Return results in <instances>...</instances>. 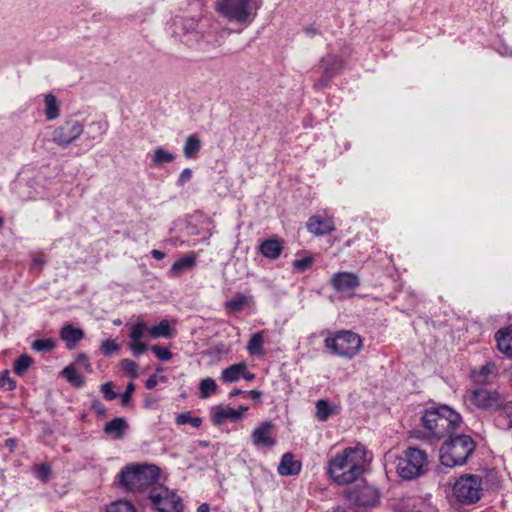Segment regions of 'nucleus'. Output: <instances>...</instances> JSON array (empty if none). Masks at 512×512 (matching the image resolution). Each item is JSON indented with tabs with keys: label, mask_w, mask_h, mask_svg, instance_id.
<instances>
[{
	"label": "nucleus",
	"mask_w": 512,
	"mask_h": 512,
	"mask_svg": "<svg viewBox=\"0 0 512 512\" xmlns=\"http://www.w3.org/2000/svg\"><path fill=\"white\" fill-rule=\"evenodd\" d=\"M366 463L364 446L346 447L329 457L326 473L335 484L346 486L357 481L364 474Z\"/></svg>",
	"instance_id": "1"
},
{
	"label": "nucleus",
	"mask_w": 512,
	"mask_h": 512,
	"mask_svg": "<svg viewBox=\"0 0 512 512\" xmlns=\"http://www.w3.org/2000/svg\"><path fill=\"white\" fill-rule=\"evenodd\" d=\"M460 423V414L445 405L428 408L422 415V424L426 434L434 440L452 435Z\"/></svg>",
	"instance_id": "2"
},
{
	"label": "nucleus",
	"mask_w": 512,
	"mask_h": 512,
	"mask_svg": "<svg viewBox=\"0 0 512 512\" xmlns=\"http://www.w3.org/2000/svg\"><path fill=\"white\" fill-rule=\"evenodd\" d=\"M261 6V0H217L214 9L228 23L246 28L254 22Z\"/></svg>",
	"instance_id": "3"
},
{
	"label": "nucleus",
	"mask_w": 512,
	"mask_h": 512,
	"mask_svg": "<svg viewBox=\"0 0 512 512\" xmlns=\"http://www.w3.org/2000/svg\"><path fill=\"white\" fill-rule=\"evenodd\" d=\"M474 449L475 443L470 436L449 435V439L440 448V461L450 468L463 465Z\"/></svg>",
	"instance_id": "4"
},
{
	"label": "nucleus",
	"mask_w": 512,
	"mask_h": 512,
	"mask_svg": "<svg viewBox=\"0 0 512 512\" xmlns=\"http://www.w3.org/2000/svg\"><path fill=\"white\" fill-rule=\"evenodd\" d=\"M159 478V469L155 465H135L124 468L119 474V483L130 491H142Z\"/></svg>",
	"instance_id": "5"
},
{
	"label": "nucleus",
	"mask_w": 512,
	"mask_h": 512,
	"mask_svg": "<svg viewBox=\"0 0 512 512\" xmlns=\"http://www.w3.org/2000/svg\"><path fill=\"white\" fill-rule=\"evenodd\" d=\"M428 464V456L425 450L408 447L396 459V472L404 480H413L425 471Z\"/></svg>",
	"instance_id": "6"
},
{
	"label": "nucleus",
	"mask_w": 512,
	"mask_h": 512,
	"mask_svg": "<svg viewBox=\"0 0 512 512\" xmlns=\"http://www.w3.org/2000/svg\"><path fill=\"white\" fill-rule=\"evenodd\" d=\"M453 496L465 505L477 503L483 495L482 477L475 474L460 476L452 487Z\"/></svg>",
	"instance_id": "7"
},
{
	"label": "nucleus",
	"mask_w": 512,
	"mask_h": 512,
	"mask_svg": "<svg viewBox=\"0 0 512 512\" xmlns=\"http://www.w3.org/2000/svg\"><path fill=\"white\" fill-rule=\"evenodd\" d=\"M324 344L333 354L350 359L360 351L362 340L356 333L341 331L334 336L327 337Z\"/></svg>",
	"instance_id": "8"
},
{
	"label": "nucleus",
	"mask_w": 512,
	"mask_h": 512,
	"mask_svg": "<svg viewBox=\"0 0 512 512\" xmlns=\"http://www.w3.org/2000/svg\"><path fill=\"white\" fill-rule=\"evenodd\" d=\"M149 498L157 512H181L183 509L181 497L164 486L154 487Z\"/></svg>",
	"instance_id": "9"
},
{
	"label": "nucleus",
	"mask_w": 512,
	"mask_h": 512,
	"mask_svg": "<svg viewBox=\"0 0 512 512\" xmlns=\"http://www.w3.org/2000/svg\"><path fill=\"white\" fill-rule=\"evenodd\" d=\"M344 497L353 507H373L379 500V493L373 486L363 483L345 491Z\"/></svg>",
	"instance_id": "10"
},
{
	"label": "nucleus",
	"mask_w": 512,
	"mask_h": 512,
	"mask_svg": "<svg viewBox=\"0 0 512 512\" xmlns=\"http://www.w3.org/2000/svg\"><path fill=\"white\" fill-rule=\"evenodd\" d=\"M83 133V126L75 120L66 121L52 133V141L61 147H68Z\"/></svg>",
	"instance_id": "11"
},
{
	"label": "nucleus",
	"mask_w": 512,
	"mask_h": 512,
	"mask_svg": "<svg viewBox=\"0 0 512 512\" xmlns=\"http://www.w3.org/2000/svg\"><path fill=\"white\" fill-rule=\"evenodd\" d=\"M467 402L477 409L486 410L499 407L501 399L496 391L486 388H477L469 393Z\"/></svg>",
	"instance_id": "12"
},
{
	"label": "nucleus",
	"mask_w": 512,
	"mask_h": 512,
	"mask_svg": "<svg viewBox=\"0 0 512 512\" xmlns=\"http://www.w3.org/2000/svg\"><path fill=\"white\" fill-rule=\"evenodd\" d=\"M275 425L271 421L260 423L252 432L251 439L257 448L273 447L276 444Z\"/></svg>",
	"instance_id": "13"
},
{
	"label": "nucleus",
	"mask_w": 512,
	"mask_h": 512,
	"mask_svg": "<svg viewBox=\"0 0 512 512\" xmlns=\"http://www.w3.org/2000/svg\"><path fill=\"white\" fill-rule=\"evenodd\" d=\"M331 285L336 291L351 295L360 285V281L358 276L353 273L339 272L332 276Z\"/></svg>",
	"instance_id": "14"
},
{
	"label": "nucleus",
	"mask_w": 512,
	"mask_h": 512,
	"mask_svg": "<svg viewBox=\"0 0 512 512\" xmlns=\"http://www.w3.org/2000/svg\"><path fill=\"white\" fill-rule=\"evenodd\" d=\"M175 30L174 33L178 36L185 37L182 39L187 45H191L192 40H198V20L194 17L177 19L174 22Z\"/></svg>",
	"instance_id": "15"
},
{
	"label": "nucleus",
	"mask_w": 512,
	"mask_h": 512,
	"mask_svg": "<svg viewBox=\"0 0 512 512\" xmlns=\"http://www.w3.org/2000/svg\"><path fill=\"white\" fill-rule=\"evenodd\" d=\"M146 332H149L144 322H138L131 326L129 348L134 356H138L146 351V343L142 341Z\"/></svg>",
	"instance_id": "16"
},
{
	"label": "nucleus",
	"mask_w": 512,
	"mask_h": 512,
	"mask_svg": "<svg viewBox=\"0 0 512 512\" xmlns=\"http://www.w3.org/2000/svg\"><path fill=\"white\" fill-rule=\"evenodd\" d=\"M307 229L312 234L321 236L334 231L335 225L331 217L323 218L319 215H316L309 218L307 222Z\"/></svg>",
	"instance_id": "17"
},
{
	"label": "nucleus",
	"mask_w": 512,
	"mask_h": 512,
	"mask_svg": "<svg viewBox=\"0 0 512 512\" xmlns=\"http://www.w3.org/2000/svg\"><path fill=\"white\" fill-rule=\"evenodd\" d=\"M197 263V255L194 252H190L184 257L178 259L172 265L169 275L170 277L176 278L181 276L183 273L191 271Z\"/></svg>",
	"instance_id": "18"
},
{
	"label": "nucleus",
	"mask_w": 512,
	"mask_h": 512,
	"mask_svg": "<svg viewBox=\"0 0 512 512\" xmlns=\"http://www.w3.org/2000/svg\"><path fill=\"white\" fill-rule=\"evenodd\" d=\"M281 476L297 475L301 471V462L294 459L291 453H285L277 468Z\"/></svg>",
	"instance_id": "19"
},
{
	"label": "nucleus",
	"mask_w": 512,
	"mask_h": 512,
	"mask_svg": "<svg viewBox=\"0 0 512 512\" xmlns=\"http://www.w3.org/2000/svg\"><path fill=\"white\" fill-rule=\"evenodd\" d=\"M228 419L234 422L239 421V414L236 412V409L223 405L213 408L212 421L214 424L221 425Z\"/></svg>",
	"instance_id": "20"
},
{
	"label": "nucleus",
	"mask_w": 512,
	"mask_h": 512,
	"mask_svg": "<svg viewBox=\"0 0 512 512\" xmlns=\"http://www.w3.org/2000/svg\"><path fill=\"white\" fill-rule=\"evenodd\" d=\"M60 337L66 343V347L71 350L76 343L84 337L83 330L75 328L72 325H65L60 331Z\"/></svg>",
	"instance_id": "21"
},
{
	"label": "nucleus",
	"mask_w": 512,
	"mask_h": 512,
	"mask_svg": "<svg viewBox=\"0 0 512 512\" xmlns=\"http://www.w3.org/2000/svg\"><path fill=\"white\" fill-rule=\"evenodd\" d=\"M128 425L124 418L117 417L108 422L104 427V432L111 435L114 439H121Z\"/></svg>",
	"instance_id": "22"
},
{
	"label": "nucleus",
	"mask_w": 512,
	"mask_h": 512,
	"mask_svg": "<svg viewBox=\"0 0 512 512\" xmlns=\"http://www.w3.org/2000/svg\"><path fill=\"white\" fill-rule=\"evenodd\" d=\"M283 250L282 243L276 239L265 240L260 245V252L269 259H277Z\"/></svg>",
	"instance_id": "23"
},
{
	"label": "nucleus",
	"mask_w": 512,
	"mask_h": 512,
	"mask_svg": "<svg viewBox=\"0 0 512 512\" xmlns=\"http://www.w3.org/2000/svg\"><path fill=\"white\" fill-rule=\"evenodd\" d=\"M246 363L241 362L224 369L221 373V379L227 383H233L239 380L241 373L245 372Z\"/></svg>",
	"instance_id": "24"
},
{
	"label": "nucleus",
	"mask_w": 512,
	"mask_h": 512,
	"mask_svg": "<svg viewBox=\"0 0 512 512\" xmlns=\"http://www.w3.org/2000/svg\"><path fill=\"white\" fill-rule=\"evenodd\" d=\"M498 349L512 357V330L499 331L496 334Z\"/></svg>",
	"instance_id": "25"
},
{
	"label": "nucleus",
	"mask_w": 512,
	"mask_h": 512,
	"mask_svg": "<svg viewBox=\"0 0 512 512\" xmlns=\"http://www.w3.org/2000/svg\"><path fill=\"white\" fill-rule=\"evenodd\" d=\"M44 114L47 120H54L60 115V107L56 97L53 94H47L44 97Z\"/></svg>",
	"instance_id": "26"
},
{
	"label": "nucleus",
	"mask_w": 512,
	"mask_h": 512,
	"mask_svg": "<svg viewBox=\"0 0 512 512\" xmlns=\"http://www.w3.org/2000/svg\"><path fill=\"white\" fill-rule=\"evenodd\" d=\"M201 148V142L197 135L192 134L187 137L184 147L183 153L187 159L194 158L196 154L199 152Z\"/></svg>",
	"instance_id": "27"
},
{
	"label": "nucleus",
	"mask_w": 512,
	"mask_h": 512,
	"mask_svg": "<svg viewBox=\"0 0 512 512\" xmlns=\"http://www.w3.org/2000/svg\"><path fill=\"white\" fill-rule=\"evenodd\" d=\"M263 344V332L255 333L251 336V339L247 344V351L249 352L250 355L262 356L264 355Z\"/></svg>",
	"instance_id": "28"
},
{
	"label": "nucleus",
	"mask_w": 512,
	"mask_h": 512,
	"mask_svg": "<svg viewBox=\"0 0 512 512\" xmlns=\"http://www.w3.org/2000/svg\"><path fill=\"white\" fill-rule=\"evenodd\" d=\"M316 417L319 421H327L335 413V407L331 406L327 400L321 399L316 402Z\"/></svg>",
	"instance_id": "29"
},
{
	"label": "nucleus",
	"mask_w": 512,
	"mask_h": 512,
	"mask_svg": "<svg viewBox=\"0 0 512 512\" xmlns=\"http://www.w3.org/2000/svg\"><path fill=\"white\" fill-rule=\"evenodd\" d=\"M217 383L214 379L207 377L199 383V396L201 399H207L217 391Z\"/></svg>",
	"instance_id": "30"
},
{
	"label": "nucleus",
	"mask_w": 512,
	"mask_h": 512,
	"mask_svg": "<svg viewBox=\"0 0 512 512\" xmlns=\"http://www.w3.org/2000/svg\"><path fill=\"white\" fill-rule=\"evenodd\" d=\"M149 333L152 338H170L171 337V327L168 320H161L160 323L156 326H153L149 329Z\"/></svg>",
	"instance_id": "31"
},
{
	"label": "nucleus",
	"mask_w": 512,
	"mask_h": 512,
	"mask_svg": "<svg viewBox=\"0 0 512 512\" xmlns=\"http://www.w3.org/2000/svg\"><path fill=\"white\" fill-rule=\"evenodd\" d=\"M62 374L66 378V380L75 387H81L84 383L83 376L77 373L73 365L65 367L62 371Z\"/></svg>",
	"instance_id": "32"
},
{
	"label": "nucleus",
	"mask_w": 512,
	"mask_h": 512,
	"mask_svg": "<svg viewBox=\"0 0 512 512\" xmlns=\"http://www.w3.org/2000/svg\"><path fill=\"white\" fill-rule=\"evenodd\" d=\"M174 159L175 155L162 147H158L154 151L153 163L157 166L163 165L164 163H170L174 161Z\"/></svg>",
	"instance_id": "33"
},
{
	"label": "nucleus",
	"mask_w": 512,
	"mask_h": 512,
	"mask_svg": "<svg viewBox=\"0 0 512 512\" xmlns=\"http://www.w3.org/2000/svg\"><path fill=\"white\" fill-rule=\"evenodd\" d=\"M495 372V365L493 363H487L483 365L478 371L473 373V377L478 383H485L489 376Z\"/></svg>",
	"instance_id": "34"
},
{
	"label": "nucleus",
	"mask_w": 512,
	"mask_h": 512,
	"mask_svg": "<svg viewBox=\"0 0 512 512\" xmlns=\"http://www.w3.org/2000/svg\"><path fill=\"white\" fill-rule=\"evenodd\" d=\"M105 512H136L131 502L118 500L107 506Z\"/></svg>",
	"instance_id": "35"
},
{
	"label": "nucleus",
	"mask_w": 512,
	"mask_h": 512,
	"mask_svg": "<svg viewBox=\"0 0 512 512\" xmlns=\"http://www.w3.org/2000/svg\"><path fill=\"white\" fill-rule=\"evenodd\" d=\"M246 303V296L243 294H237L235 297L225 303V307L229 311L238 312L244 308Z\"/></svg>",
	"instance_id": "36"
},
{
	"label": "nucleus",
	"mask_w": 512,
	"mask_h": 512,
	"mask_svg": "<svg viewBox=\"0 0 512 512\" xmlns=\"http://www.w3.org/2000/svg\"><path fill=\"white\" fill-rule=\"evenodd\" d=\"M32 364V358L27 354L21 355L14 363V372L23 375Z\"/></svg>",
	"instance_id": "37"
},
{
	"label": "nucleus",
	"mask_w": 512,
	"mask_h": 512,
	"mask_svg": "<svg viewBox=\"0 0 512 512\" xmlns=\"http://www.w3.org/2000/svg\"><path fill=\"white\" fill-rule=\"evenodd\" d=\"M56 346V343L53 339H38L35 340L32 344V348L38 352H49L53 350Z\"/></svg>",
	"instance_id": "38"
},
{
	"label": "nucleus",
	"mask_w": 512,
	"mask_h": 512,
	"mask_svg": "<svg viewBox=\"0 0 512 512\" xmlns=\"http://www.w3.org/2000/svg\"><path fill=\"white\" fill-rule=\"evenodd\" d=\"M176 422L179 425L190 424L195 428H198L202 424V420L199 417H192L190 413H182L177 416Z\"/></svg>",
	"instance_id": "39"
},
{
	"label": "nucleus",
	"mask_w": 512,
	"mask_h": 512,
	"mask_svg": "<svg viewBox=\"0 0 512 512\" xmlns=\"http://www.w3.org/2000/svg\"><path fill=\"white\" fill-rule=\"evenodd\" d=\"M120 364L122 369L128 373L131 378L135 379L137 377L138 365L134 361L130 359H123Z\"/></svg>",
	"instance_id": "40"
},
{
	"label": "nucleus",
	"mask_w": 512,
	"mask_h": 512,
	"mask_svg": "<svg viewBox=\"0 0 512 512\" xmlns=\"http://www.w3.org/2000/svg\"><path fill=\"white\" fill-rule=\"evenodd\" d=\"M119 348H120V345L115 340H112V339H107V340L103 341L101 344V347H100L102 353L107 356L118 351Z\"/></svg>",
	"instance_id": "41"
},
{
	"label": "nucleus",
	"mask_w": 512,
	"mask_h": 512,
	"mask_svg": "<svg viewBox=\"0 0 512 512\" xmlns=\"http://www.w3.org/2000/svg\"><path fill=\"white\" fill-rule=\"evenodd\" d=\"M15 387L16 383L13 379L10 378L8 371L0 373V388L11 391L15 389Z\"/></svg>",
	"instance_id": "42"
},
{
	"label": "nucleus",
	"mask_w": 512,
	"mask_h": 512,
	"mask_svg": "<svg viewBox=\"0 0 512 512\" xmlns=\"http://www.w3.org/2000/svg\"><path fill=\"white\" fill-rule=\"evenodd\" d=\"M151 350L161 361H169L172 358V353L167 348L154 345L151 347Z\"/></svg>",
	"instance_id": "43"
},
{
	"label": "nucleus",
	"mask_w": 512,
	"mask_h": 512,
	"mask_svg": "<svg viewBox=\"0 0 512 512\" xmlns=\"http://www.w3.org/2000/svg\"><path fill=\"white\" fill-rule=\"evenodd\" d=\"M313 263L312 257H304L301 259H297L293 262L294 268L299 272H304L307 270Z\"/></svg>",
	"instance_id": "44"
},
{
	"label": "nucleus",
	"mask_w": 512,
	"mask_h": 512,
	"mask_svg": "<svg viewBox=\"0 0 512 512\" xmlns=\"http://www.w3.org/2000/svg\"><path fill=\"white\" fill-rule=\"evenodd\" d=\"M101 391L107 400H114L117 396L113 390V384L111 382L103 384L101 387Z\"/></svg>",
	"instance_id": "45"
},
{
	"label": "nucleus",
	"mask_w": 512,
	"mask_h": 512,
	"mask_svg": "<svg viewBox=\"0 0 512 512\" xmlns=\"http://www.w3.org/2000/svg\"><path fill=\"white\" fill-rule=\"evenodd\" d=\"M508 416L507 408H505V410L501 412L496 419L497 425L501 428H512V420L506 425Z\"/></svg>",
	"instance_id": "46"
},
{
	"label": "nucleus",
	"mask_w": 512,
	"mask_h": 512,
	"mask_svg": "<svg viewBox=\"0 0 512 512\" xmlns=\"http://www.w3.org/2000/svg\"><path fill=\"white\" fill-rule=\"evenodd\" d=\"M50 475V468L46 465H41L36 469V477L42 481H47Z\"/></svg>",
	"instance_id": "47"
},
{
	"label": "nucleus",
	"mask_w": 512,
	"mask_h": 512,
	"mask_svg": "<svg viewBox=\"0 0 512 512\" xmlns=\"http://www.w3.org/2000/svg\"><path fill=\"white\" fill-rule=\"evenodd\" d=\"M192 178V171L189 168H185L179 175V178L177 180L178 186H183L185 183L190 181Z\"/></svg>",
	"instance_id": "48"
},
{
	"label": "nucleus",
	"mask_w": 512,
	"mask_h": 512,
	"mask_svg": "<svg viewBox=\"0 0 512 512\" xmlns=\"http://www.w3.org/2000/svg\"><path fill=\"white\" fill-rule=\"evenodd\" d=\"M135 390V385L133 382H130L127 385L126 391L121 395L122 403L125 405L130 401L131 395Z\"/></svg>",
	"instance_id": "49"
},
{
	"label": "nucleus",
	"mask_w": 512,
	"mask_h": 512,
	"mask_svg": "<svg viewBox=\"0 0 512 512\" xmlns=\"http://www.w3.org/2000/svg\"><path fill=\"white\" fill-rule=\"evenodd\" d=\"M77 362L79 364H82L85 367V369H87L89 372L92 371L91 364L89 363L86 355H84V354L79 355L77 357Z\"/></svg>",
	"instance_id": "50"
},
{
	"label": "nucleus",
	"mask_w": 512,
	"mask_h": 512,
	"mask_svg": "<svg viewBox=\"0 0 512 512\" xmlns=\"http://www.w3.org/2000/svg\"><path fill=\"white\" fill-rule=\"evenodd\" d=\"M158 384V378L156 375H151L146 381L147 389H153Z\"/></svg>",
	"instance_id": "51"
},
{
	"label": "nucleus",
	"mask_w": 512,
	"mask_h": 512,
	"mask_svg": "<svg viewBox=\"0 0 512 512\" xmlns=\"http://www.w3.org/2000/svg\"><path fill=\"white\" fill-rule=\"evenodd\" d=\"M151 255L153 256V258H155L156 260H162L164 257H165V253H163L162 251L160 250H157V249H153L151 251Z\"/></svg>",
	"instance_id": "52"
},
{
	"label": "nucleus",
	"mask_w": 512,
	"mask_h": 512,
	"mask_svg": "<svg viewBox=\"0 0 512 512\" xmlns=\"http://www.w3.org/2000/svg\"><path fill=\"white\" fill-rule=\"evenodd\" d=\"M241 377H243L247 381H252L255 378V375L251 372L247 371V368L245 369V372L241 373Z\"/></svg>",
	"instance_id": "53"
},
{
	"label": "nucleus",
	"mask_w": 512,
	"mask_h": 512,
	"mask_svg": "<svg viewBox=\"0 0 512 512\" xmlns=\"http://www.w3.org/2000/svg\"><path fill=\"white\" fill-rule=\"evenodd\" d=\"M248 406H240L239 408L236 409V412L239 414V420L242 419V417L244 416L245 412L248 410Z\"/></svg>",
	"instance_id": "54"
},
{
	"label": "nucleus",
	"mask_w": 512,
	"mask_h": 512,
	"mask_svg": "<svg viewBox=\"0 0 512 512\" xmlns=\"http://www.w3.org/2000/svg\"><path fill=\"white\" fill-rule=\"evenodd\" d=\"M197 512H210V507L207 503H203L198 507Z\"/></svg>",
	"instance_id": "55"
},
{
	"label": "nucleus",
	"mask_w": 512,
	"mask_h": 512,
	"mask_svg": "<svg viewBox=\"0 0 512 512\" xmlns=\"http://www.w3.org/2000/svg\"><path fill=\"white\" fill-rule=\"evenodd\" d=\"M325 63H326V60H325V59H324V60H322V65H323V68H324L325 72H326L329 76L333 75V74H334V71H333V70H331V69H329V68L325 65Z\"/></svg>",
	"instance_id": "56"
},
{
	"label": "nucleus",
	"mask_w": 512,
	"mask_h": 512,
	"mask_svg": "<svg viewBox=\"0 0 512 512\" xmlns=\"http://www.w3.org/2000/svg\"><path fill=\"white\" fill-rule=\"evenodd\" d=\"M253 399H259L261 397V392L257 390H252L249 392Z\"/></svg>",
	"instance_id": "57"
},
{
	"label": "nucleus",
	"mask_w": 512,
	"mask_h": 512,
	"mask_svg": "<svg viewBox=\"0 0 512 512\" xmlns=\"http://www.w3.org/2000/svg\"><path fill=\"white\" fill-rule=\"evenodd\" d=\"M34 264H35V265H38V266H42V265L44 264V260H43V258H42V257H36V258L34 259Z\"/></svg>",
	"instance_id": "58"
},
{
	"label": "nucleus",
	"mask_w": 512,
	"mask_h": 512,
	"mask_svg": "<svg viewBox=\"0 0 512 512\" xmlns=\"http://www.w3.org/2000/svg\"><path fill=\"white\" fill-rule=\"evenodd\" d=\"M241 393H242V391H241V390H239V389H234V390H232V391L230 392V397L238 396V395H240Z\"/></svg>",
	"instance_id": "59"
},
{
	"label": "nucleus",
	"mask_w": 512,
	"mask_h": 512,
	"mask_svg": "<svg viewBox=\"0 0 512 512\" xmlns=\"http://www.w3.org/2000/svg\"><path fill=\"white\" fill-rule=\"evenodd\" d=\"M6 444L8 446H10L11 448H13L14 447V440L13 439H8V440H6Z\"/></svg>",
	"instance_id": "60"
},
{
	"label": "nucleus",
	"mask_w": 512,
	"mask_h": 512,
	"mask_svg": "<svg viewBox=\"0 0 512 512\" xmlns=\"http://www.w3.org/2000/svg\"><path fill=\"white\" fill-rule=\"evenodd\" d=\"M4 222L3 220L0 218V228L3 226Z\"/></svg>",
	"instance_id": "61"
}]
</instances>
